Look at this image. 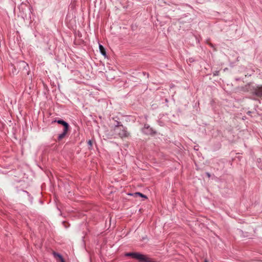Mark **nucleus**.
<instances>
[{
  "mask_svg": "<svg viewBox=\"0 0 262 262\" xmlns=\"http://www.w3.org/2000/svg\"><path fill=\"white\" fill-rule=\"evenodd\" d=\"M127 256H130L137 259L139 262H155L148 255H143L137 252H130L125 254Z\"/></svg>",
  "mask_w": 262,
  "mask_h": 262,
  "instance_id": "f257e3e1",
  "label": "nucleus"
},
{
  "mask_svg": "<svg viewBox=\"0 0 262 262\" xmlns=\"http://www.w3.org/2000/svg\"><path fill=\"white\" fill-rule=\"evenodd\" d=\"M120 123L117 121V125L114 129L115 132L116 134L121 138H126L129 136V133L125 129L122 125L119 124Z\"/></svg>",
  "mask_w": 262,
  "mask_h": 262,
  "instance_id": "f03ea898",
  "label": "nucleus"
},
{
  "mask_svg": "<svg viewBox=\"0 0 262 262\" xmlns=\"http://www.w3.org/2000/svg\"><path fill=\"white\" fill-rule=\"evenodd\" d=\"M57 122L58 123L62 124L63 126L62 133L59 134L58 137V140L60 141L64 138L66 136L69 129V125L66 122L63 120H58Z\"/></svg>",
  "mask_w": 262,
  "mask_h": 262,
  "instance_id": "7ed1b4c3",
  "label": "nucleus"
},
{
  "mask_svg": "<svg viewBox=\"0 0 262 262\" xmlns=\"http://www.w3.org/2000/svg\"><path fill=\"white\" fill-rule=\"evenodd\" d=\"M255 94L260 97H262V86L259 87L255 91Z\"/></svg>",
  "mask_w": 262,
  "mask_h": 262,
  "instance_id": "20e7f679",
  "label": "nucleus"
},
{
  "mask_svg": "<svg viewBox=\"0 0 262 262\" xmlns=\"http://www.w3.org/2000/svg\"><path fill=\"white\" fill-rule=\"evenodd\" d=\"M53 254L55 258H59L61 260V262H64L61 255L57 253H56L55 252H53Z\"/></svg>",
  "mask_w": 262,
  "mask_h": 262,
  "instance_id": "39448f33",
  "label": "nucleus"
},
{
  "mask_svg": "<svg viewBox=\"0 0 262 262\" xmlns=\"http://www.w3.org/2000/svg\"><path fill=\"white\" fill-rule=\"evenodd\" d=\"M18 66L24 68V69H26V68L28 67V64L23 61H20V62H19L17 65V67Z\"/></svg>",
  "mask_w": 262,
  "mask_h": 262,
  "instance_id": "423d86ee",
  "label": "nucleus"
},
{
  "mask_svg": "<svg viewBox=\"0 0 262 262\" xmlns=\"http://www.w3.org/2000/svg\"><path fill=\"white\" fill-rule=\"evenodd\" d=\"M99 50H100V51L101 53L103 55L105 56L106 55V52H105L104 48L101 45H99Z\"/></svg>",
  "mask_w": 262,
  "mask_h": 262,
  "instance_id": "0eeeda50",
  "label": "nucleus"
},
{
  "mask_svg": "<svg viewBox=\"0 0 262 262\" xmlns=\"http://www.w3.org/2000/svg\"><path fill=\"white\" fill-rule=\"evenodd\" d=\"M134 196L135 197H137L138 196H141L142 198H147L146 196L144 195L143 194L140 193V192H136L134 194Z\"/></svg>",
  "mask_w": 262,
  "mask_h": 262,
  "instance_id": "6e6552de",
  "label": "nucleus"
},
{
  "mask_svg": "<svg viewBox=\"0 0 262 262\" xmlns=\"http://www.w3.org/2000/svg\"><path fill=\"white\" fill-rule=\"evenodd\" d=\"M88 144L90 146H92L93 145V142L92 140H89L88 142Z\"/></svg>",
  "mask_w": 262,
  "mask_h": 262,
  "instance_id": "1a4fd4ad",
  "label": "nucleus"
},
{
  "mask_svg": "<svg viewBox=\"0 0 262 262\" xmlns=\"http://www.w3.org/2000/svg\"><path fill=\"white\" fill-rule=\"evenodd\" d=\"M205 262H207V261L206 260L205 261Z\"/></svg>",
  "mask_w": 262,
  "mask_h": 262,
  "instance_id": "9d476101",
  "label": "nucleus"
}]
</instances>
